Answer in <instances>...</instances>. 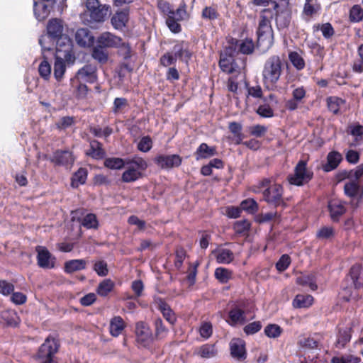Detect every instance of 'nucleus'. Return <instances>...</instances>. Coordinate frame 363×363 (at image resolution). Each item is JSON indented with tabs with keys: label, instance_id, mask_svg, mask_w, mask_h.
I'll use <instances>...</instances> for the list:
<instances>
[{
	"label": "nucleus",
	"instance_id": "f257e3e1",
	"mask_svg": "<svg viewBox=\"0 0 363 363\" xmlns=\"http://www.w3.org/2000/svg\"><path fill=\"white\" fill-rule=\"evenodd\" d=\"M274 12L271 9H264L259 13L258 27L257 29V47L262 52L267 51L274 44V32L272 20Z\"/></svg>",
	"mask_w": 363,
	"mask_h": 363
},
{
	"label": "nucleus",
	"instance_id": "f03ea898",
	"mask_svg": "<svg viewBox=\"0 0 363 363\" xmlns=\"http://www.w3.org/2000/svg\"><path fill=\"white\" fill-rule=\"evenodd\" d=\"M160 11L166 16V24L169 29L174 33H179L182 31L180 21L186 19L188 16L186 5L184 2L174 10L172 5L166 1L160 0L157 4Z\"/></svg>",
	"mask_w": 363,
	"mask_h": 363
},
{
	"label": "nucleus",
	"instance_id": "7ed1b4c3",
	"mask_svg": "<svg viewBox=\"0 0 363 363\" xmlns=\"http://www.w3.org/2000/svg\"><path fill=\"white\" fill-rule=\"evenodd\" d=\"M64 48H61V44L58 43L57 48H55V63H54V77L57 82H61L66 72V62L68 65H73L76 60L73 52L72 42L66 38Z\"/></svg>",
	"mask_w": 363,
	"mask_h": 363
},
{
	"label": "nucleus",
	"instance_id": "20e7f679",
	"mask_svg": "<svg viewBox=\"0 0 363 363\" xmlns=\"http://www.w3.org/2000/svg\"><path fill=\"white\" fill-rule=\"evenodd\" d=\"M284 69V63L279 55H272L265 62L262 70V81L268 89L277 86Z\"/></svg>",
	"mask_w": 363,
	"mask_h": 363
},
{
	"label": "nucleus",
	"instance_id": "39448f33",
	"mask_svg": "<svg viewBox=\"0 0 363 363\" xmlns=\"http://www.w3.org/2000/svg\"><path fill=\"white\" fill-rule=\"evenodd\" d=\"M60 348L59 340L50 335L38 347L33 359L35 363H59L57 354Z\"/></svg>",
	"mask_w": 363,
	"mask_h": 363
},
{
	"label": "nucleus",
	"instance_id": "423d86ee",
	"mask_svg": "<svg viewBox=\"0 0 363 363\" xmlns=\"http://www.w3.org/2000/svg\"><path fill=\"white\" fill-rule=\"evenodd\" d=\"M306 160H301L296 164L294 174H289L286 180L289 184L303 186L309 183L313 178V172L308 169Z\"/></svg>",
	"mask_w": 363,
	"mask_h": 363
},
{
	"label": "nucleus",
	"instance_id": "0eeeda50",
	"mask_svg": "<svg viewBox=\"0 0 363 363\" xmlns=\"http://www.w3.org/2000/svg\"><path fill=\"white\" fill-rule=\"evenodd\" d=\"M86 7L90 16V20H87V24L104 22L111 13L110 5L101 4L99 0H86Z\"/></svg>",
	"mask_w": 363,
	"mask_h": 363
},
{
	"label": "nucleus",
	"instance_id": "6e6552de",
	"mask_svg": "<svg viewBox=\"0 0 363 363\" xmlns=\"http://www.w3.org/2000/svg\"><path fill=\"white\" fill-rule=\"evenodd\" d=\"M64 30V24L62 20L60 18H52L50 19L48 25H47V33L48 37L52 38L54 40H56V48L58 47V43L61 44V48H64V43L65 44V40L67 39L69 41H71L70 39L67 36L63 35Z\"/></svg>",
	"mask_w": 363,
	"mask_h": 363
},
{
	"label": "nucleus",
	"instance_id": "1a4fd4ad",
	"mask_svg": "<svg viewBox=\"0 0 363 363\" xmlns=\"http://www.w3.org/2000/svg\"><path fill=\"white\" fill-rule=\"evenodd\" d=\"M344 194L351 199L352 206L357 208L363 199V184L354 179L346 182L344 185Z\"/></svg>",
	"mask_w": 363,
	"mask_h": 363
},
{
	"label": "nucleus",
	"instance_id": "9d476101",
	"mask_svg": "<svg viewBox=\"0 0 363 363\" xmlns=\"http://www.w3.org/2000/svg\"><path fill=\"white\" fill-rule=\"evenodd\" d=\"M284 188L281 184L274 183L271 188H267L262 191L263 200L268 204L278 207L283 204Z\"/></svg>",
	"mask_w": 363,
	"mask_h": 363
},
{
	"label": "nucleus",
	"instance_id": "9b49d317",
	"mask_svg": "<svg viewBox=\"0 0 363 363\" xmlns=\"http://www.w3.org/2000/svg\"><path fill=\"white\" fill-rule=\"evenodd\" d=\"M182 157L177 155H159L154 159V162L161 169H169L179 167L182 163Z\"/></svg>",
	"mask_w": 363,
	"mask_h": 363
},
{
	"label": "nucleus",
	"instance_id": "f8f14e48",
	"mask_svg": "<svg viewBox=\"0 0 363 363\" xmlns=\"http://www.w3.org/2000/svg\"><path fill=\"white\" fill-rule=\"evenodd\" d=\"M246 303L245 301H239L236 304L233 305L228 312L229 323L230 325L237 324H244L246 322L245 307Z\"/></svg>",
	"mask_w": 363,
	"mask_h": 363
},
{
	"label": "nucleus",
	"instance_id": "ddd939ff",
	"mask_svg": "<svg viewBox=\"0 0 363 363\" xmlns=\"http://www.w3.org/2000/svg\"><path fill=\"white\" fill-rule=\"evenodd\" d=\"M43 40H44V37L42 36L39 39V44L41 45V48H42L43 60L41 61V62L40 63V65L38 66V73H39V75L43 79L48 80L51 75L52 68H51L50 64L48 62V57L46 56L45 52L51 51L52 53H54V52H53L52 48H47L46 46L44 45Z\"/></svg>",
	"mask_w": 363,
	"mask_h": 363
},
{
	"label": "nucleus",
	"instance_id": "4468645a",
	"mask_svg": "<svg viewBox=\"0 0 363 363\" xmlns=\"http://www.w3.org/2000/svg\"><path fill=\"white\" fill-rule=\"evenodd\" d=\"M218 65L222 72L227 74H232L236 70L237 64L231 48L225 49V52L220 54Z\"/></svg>",
	"mask_w": 363,
	"mask_h": 363
},
{
	"label": "nucleus",
	"instance_id": "2eb2a0df",
	"mask_svg": "<svg viewBox=\"0 0 363 363\" xmlns=\"http://www.w3.org/2000/svg\"><path fill=\"white\" fill-rule=\"evenodd\" d=\"M37 252V263L38 265L43 269H52L55 267V257H52L49 250L42 246H37L35 248Z\"/></svg>",
	"mask_w": 363,
	"mask_h": 363
},
{
	"label": "nucleus",
	"instance_id": "dca6fc26",
	"mask_svg": "<svg viewBox=\"0 0 363 363\" xmlns=\"http://www.w3.org/2000/svg\"><path fill=\"white\" fill-rule=\"evenodd\" d=\"M76 78L84 82L93 84L97 80V67L95 65L86 64L80 68L76 74Z\"/></svg>",
	"mask_w": 363,
	"mask_h": 363
},
{
	"label": "nucleus",
	"instance_id": "f3484780",
	"mask_svg": "<svg viewBox=\"0 0 363 363\" xmlns=\"http://www.w3.org/2000/svg\"><path fill=\"white\" fill-rule=\"evenodd\" d=\"M74 39L77 44L81 48H91L93 47L95 38L92 32L86 28H82L77 30Z\"/></svg>",
	"mask_w": 363,
	"mask_h": 363
},
{
	"label": "nucleus",
	"instance_id": "a211bd4d",
	"mask_svg": "<svg viewBox=\"0 0 363 363\" xmlns=\"http://www.w3.org/2000/svg\"><path fill=\"white\" fill-rule=\"evenodd\" d=\"M154 303L164 318L171 325H174L177 321L175 313L171 308L170 306L161 297H157L154 299Z\"/></svg>",
	"mask_w": 363,
	"mask_h": 363
},
{
	"label": "nucleus",
	"instance_id": "6ab92c4d",
	"mask_svg": "<svg viewBox=\"0 0 363 363\" xmlns=\"http://www.w3.org/2000/svg\"><path fill=\"white\" fill-rule=\"evenodd\" d=\"M122 38L110 32L102 33L96 38V44L104 48H116L121 44Z\"/></svg>",
	"mask_w": 363,
	"mask_h": 363
},
{
	"label": "nucleus",
	"instance_id": "aec40b11",
	"mask_svg": "<svg viewBox=\"0 0 363 363\" xmlns=\"http://www.w3.org/2000/svg\"><path fill=\"white\" fill-rule=\"evenodd\" d=\"M231 356L239 361H245L247 358L245 342L240 338L233 339L230 343Z\"/></svg>",
	"mask_w": 363,
	"mask_h": 363
},
{
	"label": "nucleus",
	"instance_id": "412c9836",
	"mask_svg": "<svg viewBox=\"0 0 363 363\" xmlns=\"http://www.w3.org/2000/svg\"><path fill=\"white\" fill-rule=\"evenodd\" d=\"M50 160L55 166H67L72 164L74 158L71 152L67 150H56Z\"/></svg>",
	"mask_w": 363,
	"mask_h": 363
},
{
	"label": "nucleus",
	"instance_id": "4be33fe9",
	"mask_svg": "<svg viewBox=\"0 0 363 363\" xmlns=\"http://www.w3.org/2000/svg\"><path fill=\"white\" fill-rule=\"evenodd\" d=\"M130 9L128 8L118 11L111 18L113 27L117 30H123L129 21Z\"/></svg>",
	"mask_w": 363,
	"mask_h": 363
},
{
	"label": "nucleus",
	"instance_id": "5701e85b",
	"mask_svg": "<svg viewBox=\"0 0 363 363\" xmlns=\"http://www.w3.org/2000/svg\"><path fill=\"white\" fill-rule=\"evenodd\" d=\"M349 276L356 290L363 291V267L361 264H353L349 271Z\"/></svg>",
	"mask_w": 363,
	"mask_h": 363
},
{
	"label": "nucleus",
	"instance_id": "b1692460",
	"mask_svg": "<svg viewBox=\"0 0 363 363\" xmlns=\"http://www.w3.org/2000/svg\"><path fill=\"white\" fill-rule=\"evenodd\" d=\"M328 211L333 222H338L342 215L346 213L345 203L339 200H331L328 203Z\"/></svg>",
	"mask_w": 363,
	"mask_h": 363
},
{
	"label": "nucleus",
	"instance_id": "393cba45",
	"mask_svg": "<svg viewBox=\"0 0 363 363\" xmlns=\"http://www.w3.org/2000/svg\"><path fill=\"white\" fill-rule=\"evenodd\" d=\"M89 148L86 151V155L96 160H102L106 156V150L101 142L95 139L89 140Z\"/></svg>",
	"mask_w": 363,
	"mask_h": 363
},
{
	"label": "nucleus",
	"instance_id": "a878e982",
	"mask_svg": "<svg viewBox=\"0 0 363 363\" xmlns=\"http://www.w3.org/2000/svg\"><path fill=\"white\" fill-rule=\"evenodd\" d=\"M201 18L203 21L211 24L219 20L220 18V13L218 5L217 4H212L205 6L201 10Z\"/></svg>",
	"mask_w": 363,
	"mask_h": 363
},
{
	"label": "nucleus",
	"instance_id": "bb28decb",
	"mask_svg": "<svg viewBox=\"0 0 363 363\" xmlns=\"http://www.w3.org/2000/svg\"><path fill=\"white\" fill-rule=\"evenodd\" d=\"M135 333L137 341L143 346L148 345L152 341V332L144 322L136 324Z\"/></svg>",
	"mask_w": 363,
	"mask_h": 363
},
{
	"label": "nucleus",
	"instance_id": "cd10ccee",
	"mask_svg": "<svg viewBox=\"0 0 363 363\" xmlns=\"http://www.w3.org/2000/svg\"><path fill=\"white\" fill-rule=\"evenodd\" d=\"M218 264H229L235 259L233 252L230 249L218 248L212 251Z\"/></svg>",
	"mask_w": 363,
	"mask_h": 363
},
{
	"label": "nucleus",
	"instance_id": "c85d7f7f",
	"mask_svg": "<svg viewBox=\"0 0 363 363\" xmlns=\"http://www.w3.org/2000/svg\"><path fill=\"white\" fill-rule=\"evenodd\" d=\"M228 129L233 135V136H228V139L236 145L242 144V140L245 138V135L242 132V125L235 121L230 122L228 123Z\"/></svg>",
	"mask_w": 363,
	"mask_h": 363
},
{
	"label": "nucleus",
	"instance_id": "c756f323",
	"mask_svg": "<svg viewBox=\"0 0 363 363\" xmlns=\"http://www.w3.org/2000/svg\"><path fill=\"white\" fill-rule=\"evenodd\" d=\"M342 160V155L337 151H331L327 155V162L323 165V169L325 172L335 169Z\"/></svg>",
	"mask_w": 363,
	"mask_h": 363
},
{
	"label": "nucleus",
	"instance_id": "7c9ffc66",
	"mask_svg": "<svg viewBox=\"0 0 363 363\" xmlns=\"http://www.w3.org/2000/svg\"><path fill=\"white\" fill-rule=\"evenodd\" d=\"M196 159H208L218 155L216 146H209L206 143H202L195 152Z\"/></svg>",
	"mask_w": 363,
	"mask_h": 363
},
{
	"label": "nucleus",
	"instance_id": "2f4dec72",
	"mask_svg": "<svg viewBox=\"0 0 363 363\" xmlns=\"http://www.w3.org/2000/svg\"><path fill=\"white\" fill-rule=\"evenodd\" d=\"M125 327L126 324L121 316H114L110 320L109 333L113 337H118L122 334Z\"/></svg>",
	"mask_w": 363,
	"mask_h": 363
},
{
	"label": "nucleus",
	"instance_id": "473e14b6",
	"mask_svg": "<svg viewBox=\"0 0 363 363\" xmlns=\"http://www.w3.org/2000/svg\"><path fill=\"white\" fill-rule=\"evenodd\" d=\"M87 261L84 259L68 260L64 264V272L66 274H72L86 268Z\"/></svg>",
	"mask_w": 363,
	"mask_h": 363
},
{
	"label": "nucleus",
	"instance_id": "72a5a7b5",
	"mask_svg": "<svg viewBox=\"0 0 363 363\" xmlns=\"http://www.w3.org/2000/svg\"><path fill=\"white\" fill-rule=\"evenodd\" d=\"M314 298L309 294H297L292 301L295 308H307L313 303Z\"/></svg>",
	"mask_w": 363,
	"mask_h": 363
},
{
	"label": "nucleus",
	"instance_id": "f704fd0d",
	"mask_svg": "<svg viewBox=\"0 0 363 363\" xmlns=\"http://www.w3.org/2000/svg\"><path fill=\"white\" fill-rule=\"evenodd\" d=\"M218 353L215 344H203L196 349L195 354L204 359H209L215 357Z\"/></svg>",
	"mask_w": 363,
	"mask_h": 363
},
{
	"label": "nucleus",
	"instance_id": "c9c22d12",
	"mask_svg": "<svg viewBox=\"0 0 363 363\" xmlns=\"http://www.w3.org/2000/svg\"><path fill=\"white\" fill-rule=\"evenodd\" d=\"M91 55L94 60L97 61L99 64L104 65L108 60L109 53L107 49L101 47L97 45L91 47Z\"/></svg>",
	"mask_w": 363,
	"mask_h": 363
},
{
	"label": "nucleus",
	"instance_id": "e433bc0d",
	"mask_svg": "<svg viewBox=\"0 0 363 363\" xmlns=\"http://www.w3.org/2000/svg\"><path fill=\"white\" fill-rule=\"evenodd\" d=\"M88 176V171L85 167H80L75 172L71 178V186L73 188H78L80 185L86 183Z\"/></svg>",
	"mask_w": 363,
	"mask_h": 363
},
{
	"label": "nucleus",
	"instance_id": "4c0bfd02",
	"mask_svg": "<svg viewBox=\"0 0 363 363\" xmlns=\"http://www.w3.org/2000/svg\"><path fill=\"white\" fill-rule=\"evenodd\" d=\"M325 101L328 111L334 115H337L340 113L341 106L346 103L345 99L336 96H328Z\"/></svg>",
	"mask_w": 363,
	"mask_h": 363
},
{
	"label": "nucleus",
	"instance_id": "58836bf2",
	"mask_svg": "<svg viewBox=\"0 0 363 363\" xmlns=\"http://www.w3.org/2000/svg\"><path fill=\"white\" fill-rule=\"evenodd\" d=\"M174 55L177 60L188 62L191 57V52L184 47V42L177 43L173 48Z\"/></svg>",
	"mask_w": 363,
	"mask_h": 363
},
{
	"label": "nucleus",
	"instance_id": "ea45409f",
	"mask_svg": "<svg viewBox=\"0 0 363 363\" xmlns=\"http://www.w3.org/2000/svg\"><path fill=\"white\" fill-rule=\"evenodd\" d=\"M143 176L141 171H139L133 167H128L125 171H124L121 176V181L125 183H130L137 181Z\"/></svg>",
	"mask_w": 363,
	"mask_h": 363
},
{
	"label": "nucleus",
	"instance_id": "a19ab883",
	"mask_svg": "<svg viewBox=\"0 0 363 363\" xmlns=\"http://www.w3.org/2000/svg\"><path fill=\"white\" fill-rule=\"evenodd\" d=\"M232 270L223 267H217L214 272V277L220 284H225L233 279Z\"/></svg>",
	"mask_w": 363,
	"mask_h": 363
},
{
	"label": "nucleus",
	"instance_id": "79ce46f5",
	"mask_svg": "<svg viewBox=\"0 0 363 363\" xmlns=\"http://www.w3.org/2000/svg\"><path fill=\"white\" fill-rule=\"evenodd\" d=\"M252 223L247 219H243L241 220H237L233 223V229L236 235L245 236L247 235Z\"/></svg>",
	"mask_w": 363,
	"mask_h": 363
},
{
	"label": "nucleus",
	"instance_id": "37998d69",
	"mask_svg": "<svg viewBox=\"0 0 363 363\" xmlns=\"http://www.w3.org/2000/svg\"><path fill=\"white\" fill-rule=\"evenodd\" d=\"M313 31L320 30L322 35L325 39H330L335 33V29L332 24L329 22L324 23L322 24L317 23L313 26Z\"/></svg>",
	"mask_w": 363,
	"mask_h": 363
},
{
	"label": "nucleus",
	"instance_id": "c03bdc74",
	"mask_svg": "<svg viewBox=\"0 0 363 363\" xmlns=\"http://www.w3.org/2000/svg\"><path fill=\"white\" fill-rule=\"evenodd\" d=\"M298 285L302 286H308L311 290L315 291L318 289L315 277L312 274L301 275L296 278V281Z\"/></svg>",
	"mask_w": 363,
	"mask_h": 363
},
{
	"label": "nucleus",
	"instance_id": "a18cd8bd",
	"mask_svg": "<svg viewBox=\"0 0 363 363\" xmlns=\"http://www.w3.org/2000/svg\"><path fill=\"white\" fill-rule=\"evenodd\" d=\"M126 164V160L120 157H108L104 162L105 167L110 169H121Z\"/></svg>",
	"mask_w": 363,
	"mask_h": 363
},
{
	"label": "nucleus",
	"instance_id": "49530a36",
	"mask_svg": "<svg viewBox=\"0 0 363 363\" xmlns=\"http://www.w3.org/2000/svg\"><path fill=\"white\" fill-rule=\"evenodd\" d=\"M114 286V282L110 279H106L99 283L96 292L99 296L105 297L113 291Z\"/></svg>",
	"mask_w": 363,
	"mask_h": 363
},
{
	"label": "nucleus",
	"instance_id": "de8ad7c7",
	"mask_svg": "<svg viewBox=\"0 0 363 363\" xmlns=\"http://www.w3.org/2000/svg\"><path fill=\"white\" fill-rule=\"evenodd\" d=\"M363 20V9L359 4L353 5L349 11L350 23H359Z\"/></svg>",
	"mask_w": 363,
	"mask_h": 363
},
{
	"label": "nucleus",
	"instance_id": "09e8293b",
	"mask_svg": "<svg viewBox=\"0 0 363 363\" xmlns=\"http://www.w3.org/2000/svg\"><path fill=\"white\" fill-rule=\"evenodd\" d=\"M240 208L246 211L247 213L254 215L259 210L257 202L253 199H247L241 201L240 204Z\"/></svg>",
	"mask_w": 363,
	"mask_h": 363
},
{
	"label": "nucleus",
	"instance_id": "8fccbe9b",
	"mask_svg": "<svg viewBox=\"0 0 363 363\" xmlns=\"http://www.w3.org/2000/svg\"><path fill=\"white\" fill-rule=\"evenodd\" d=\"M275 20L278 30H283L289 26L291 16L287 12L281 11L277 13Z\"/></svg>",
	"mask_w": 363,
	"mask_h": 363
},
{
	"label": "nucleus",
	"instance_id": "3c124183",
	"mask_svg": "<svg viewBox=\"0 0 363 363\" xmlns=\"http://www.w3.org/2000/svg\"><path fill=\"white\" fill-rule=\"evenodd\" d=\"M33 12L38 21H43L49 13L48 6L44 4H38L35 1H33Z\"/></svg>",
	"mask_w": 363,
	"mask_h": 363
},
{
	"label": "nucleus",
	"instance_id": "603ef678",
	"mask_svg": "<svg viewBox=\"0 0 363 363\" xmlns=\"http://www.w3.org/2000/svg\"><path fill=\"white\" fill-rule=\"evenodd\" d=\"M321 10L320 2L304 3L303 8V14L307 17H313L318 14Z\"/></svg>",
	"mask_w": 363,
	"mask_h": 363
},
{
	"label": "nucleus",
	"instance_id": "864d4df0",
	"mask_svg": "<svg viewBox=\"0 0 363 363\" xmlns=\"http://www.w3.org/2000/svg\"><path fill=\"white\" fill-rule=\"evenodd\" d=\"M129 106L128 99L123 97H117L114 99L112 112L114 114L123 113L125 109Z\"/></svg>",
	"mask_w": 363,
	"mask_h": 363
},
{
	"label": "nucleus",
	"instance_id": "5fc2aeb1",
	"mask_svg": "<svg viewBox=\"0 0 363 363\" xmlns=\"http://www.w3.org/2000/svg\"><path fill=\"white\" fill-rule=\"evenodd\" d=\"M289 59L292 65L297 70H302L306 67L304 59L296 51H291L289 53Z\"/></svg>",
	"mask_w": 363,
	"mask_h": 363
},
{
	"label": "nucleus",
	"instance_id": "6e6d98bb",
	"mask_svg": "<svg viewBox=\"0 0 363 363\" xmlns=\"http://www.w3.org/2000/svg\"><path fill=\"white\" fill-rule=\"evenodd\" d=\"M174 255L175 260L174 265L177 270H180L186 257V251L183 247L177 246L175 249Z\"/></svg>",
	"mask_w": 363,
	"mask_h": 363
},
{
	"label": "nucleus",
	"instance_id": "4d7b16f0",
	"mask_svg": "<svg viewBox=\"0 0 363 363\" xmlns=\"http://www.w3.org/2000/svg\"><path fill=\"white\" fill-rule=\"evenodd\" d=\"M89 131L95 137H104L105 138H108L113 133V128L109 126H106L104 129H102L99 125H96L91 126L89 128Z\"/></svg>",
	"mask_w": 363,
	"mask_h": 363
},
{
	"label": "nucleus",
	"instance_id": "13d9d810",
	"mask_svg": "<svg viewBox=\"0 0 363 363\" xmlns=\"http://www.w3.org/2000/svg\"><path fill=\"white\" fill-rule=\"evenodd\" d=\"M351 339V328L340 330L337 335V346L344 347Z\"/></svg>",
	"mask_w": 363,
	"mask_h": 363
},
{
	"label": "nucleus",
	"instance_id": "bf43d9fd",
	"mask_svg": "<svg viewBox=\"0 0 363 363\" xmlns=\"http://www.w3.org/2000/svg\"><path fill=\"white\" fill-rule=\"evenodd\" d=\"M82 225L87 229H97L99 222L96 216L94 213L86 214L82 219Z\"/></svg>",
	"mask_w": 363,
	"mask_h": 363
},
{
	"label": "nucleus",
	"instance_id": "052dcab7",
	"mask_svg": "<svg viewBox=\"0 0 363 363\" xmlns=\"http://www.w3.org/2000/svg\"><path fill=\"white\" fill-rule=\"evenodd\" d=\"M283 333V329L277 324H269L264 328V334L270 338H277Z\"/></svg>",
	"mask_w": 363,
	"mask_h": 363
},
{
	"label": "nucleus",
	"instance_id": "680f3d73",
	"mask_svg": "<svg viewBox=\"0 0 363 363\" xmlns=\"http://www.w3.org/2000/svg\"><path fill=\"white\" fill-rule=\"evenodd\" d=\"M335 235L333 227L323 226L316 233V238L319 240H328L333 238Z\"/></svg>",
	"mask_w": 363,
	"mask_h": 363
},
{
	"label": "nucleus",
	"instance_id": "e2e57ef3",
	"mask_svg": "<svg viewBox=\"0 0 363 363\" xmlns=\"http://www.w3.org/2000/svg\"><path fill=\"white\" fill-rule=\"evenodd\" d=\"M1 317L6 325L16 327L18 324V318L16 312L13 311H6L2 313Z\"/></svg>",
	"mask_w": 363,
	"mask_h": 363
},
{
	"label": "nucleus",
	"instance_id": "0e129e2a",
	"mask_svg": "<svg viewBox=\"0 0 363 363\" xmlns=\"http://www.w3.org/2000/svg\"><path fill=\"white\" fill-rule=\"evenodd\" d=\"M75 123V118L74 116H64L62 117L56 123V128L62 130L71 127Z\"/></svg>",
	"mask_w": 363,
	"mask_h": 363
},
{
	"label": "nucleus",
	"instance_id": "69168bd1",
	"mask_svg": "<svg viewBox=\"0 0 363 363\" xmlns=\"http://www.w3.org/2000/svg\"><path fill=\"white\" fill-rule=\"evenodd\" d=\"M177 58L174 53L167 52L162 55L160 58V65L162 67H167L171 65H174L177 62Z\"/></svg>",
	"mask_w": 363,
	"mask_h": 363
},
{
	"label": "nucleus",
	"instance_id": "338daca9",
	"mask_svg": "<svg viewBox=\"0 0 363 363\" xmlns=\"http://www.w3.org/2000/svg\"><path fill=\"white\" fill-rule=\"evenodd\" d=\"M255 44L252 39L246 38L239 45V51L244 55H250L254 52Z\"/></svg>",
	"mask_w": 363,
	"mask_h": 363
},
{
	"label": "nucleus",
	"instance_id": "774afa93",
	"mask_svg": "<svg viewBox=\"0 0 363 363\" xmlns=\"http://www.w3.org/2000/svg\"><path fill=\"white\" fill-rule=\"evenodd\" d=\"M138 150L143 152H147L152 147V140L150 136H143L137 145Z\"/></svg>",
	"mask_w": 363,
	"mask_h": 363
}]
</instances>
